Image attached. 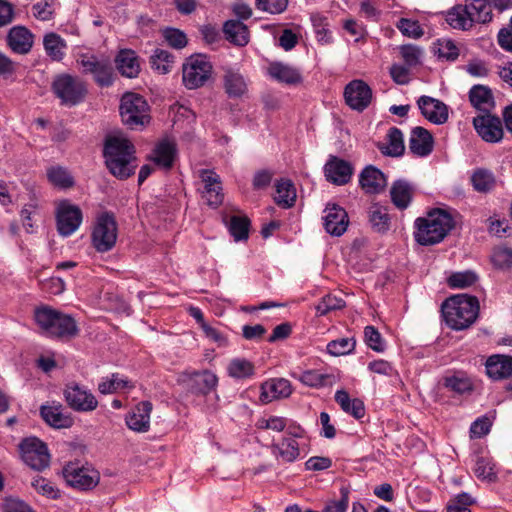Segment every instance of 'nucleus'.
<instances>
[{"label":"nucleus","instance_id":"obj_3","mask_svg":"<svg viewBox=\"0 0 512 512\" xmlns=\"http://www.w3.org/2000/svg\"><path fill=\"white\" fill-rule=\"evenodd\" d=\"M479 303L476 297L456 295L442 304L444 319L454 330L468 328L477 318Z\"/></svg>","mask_w":512,"mask_h":512},{"label":"nucleus","instance_id":"obj_22","mask_svg":"<svg viewBox=\"0 0 512 512\" xmlns=\"http://www.w3.org/2000/svg\"><path fill=\"white\" fill-rule=\"evenodd\" d=\"M6 43L14 53L24 55L31 51L34 35L24 26H14L7 34Z\"/></svg>","mask_w":512,"mask_h":512},{"label":"nucleus","instance_id":"obj_35","mask_svg":"<svg viewBox=\"0 0 512 512\" xmlns=\"http://www.w3.org/2000/svg\"><path fill=\"white\" fill-rule=\"evenodd\" d=\"M269 75L278 82L296 84L301 82L300 72L287 64L281 62L271 63L268 67Z\"/></svg>","mask_w":512,"mask_h":512},{"label":"nucleus","instance_id":"obj_21","mask_svg":"<svg viewBox=\"0 0 512 512\" xmlns=\"http://www.w3.org/2000/svg\"><path fill=\"white\" fill-rule=\"evenodd\" d=\"M326 179L335 185L347 184L353 174L352 165L338 157H331L324 166Z\"/></svg>","mask_w":512,"mask_h":512},{"label":"nucleus","instance_id":"obj_52","mask_svg":"<svg viewBox=\"0 0 512 512\" xmlns=\"http://www.w3.org/2000/svg\"><path fill=\"white\" fill-rule=\"evenodd\" d=\"M21 220L27 233L35 232V222L40 217L39 206L36 201L24 205L21 210Z\"/></svg>","mask_w":512,"mask_h":512},{"label":"nucleus","instance_id":"obj_2","mask_svg":"<svg viewBox=\"0 0 512 512\" xmlns=\"http://www.w3.org/2000/svg\"><path fill=\"white\" fill-rule=\"evenodd\" d=\"M104 157L110 173L118 179H127L135 173L137 161L134 145L123 135L107 137Z\"/></svg>","mask_w":512,"mask_h":512},{"label":"nucleus","instance_id":"obj_38","mask_svg":"<svg viewBox=\"0 0 512 512\" xmlns=\"http://www.w3.org/2000/svg\"><path fill=\"white\" fill-rule=\"evenodd\" d=\"M387 143L381 144L379 149L384 155L398 157L405 150L403 133L400 129L392 127L387 133Z\"/></svg>","mask_w":512,"mask_h":512},{"label":"nucleus","instance_id":"obj_50","mask_svg":"<svg viewBox=\"0 0 512 512\" xmlns=\"http://www.w3.org/2000/svg\"><path fill=\"white\" fill-rule=\"evenodd\" d=\"M473 471L475 475L481 480L494 482L497 479L495 464L490 458L478 457Z\"/></svg>","mask_w":512,"mask_h":512},{"label":"nucleus","instance_id":"obj_36","mask_svg":"<svg viewBox=\"0 0 512 512\" xmlns=\"http://www.w3.org/2000/svg\"><path fill=\"white\" fill-rule=\"evenodd\" d=\"M334 398L345 413L352 415L356 419H361L364 416L365 408L363 402L358 398H351L347 391L337 390Z\"/></svg>","mask_w":512,"mask_h":512},{"label":"nucleus","instance_id":"obj_64","mask_svg":"<svg viewBox=\"0 0 512 512\" xmlns=\"http://www.w3.org/2000/svg\"><path fill=\"white\" fill-rule=\"evenodd\" d=\"M492 262L498 268H507L512 265V249L498 247L492 253Z\"/></svg>","mask_w":512,"mask_h":512},{"label":"nucleus","instance_id":"obj_29","mask_svg":"<svg viewBox=\"0 0 512 512\" xmlns=\"http://www.w3.org/2000/svg\"><path fill=\"white\" fill-rule=\"evenodd\" d=\"M115 63L120 74L127 78H135L140 72V62L135 51L122 49L115 58Z\"/></svg>","mask_w":512,"mask_h":512},{"label":"nucleus","instance_id":"obj_43","mask_svg":"<svg viewBox=\"0 0 512 512\" xmlns=\"http://www.w3.org/2000/svg\"><path fill=\"white\" fill-rule=\"evenodd\" d=\"M390 194L393 204L399 209H405L411 201L412 188L407 182L399 180L392 185Z\"/></svg>","mask_w":512,"mask_h":512},{"label":"nucleus","instance_id":"obj_24","mask_svg":"<svg viewBox=\"0 0 512 512\" xmlns=\"http://www.w3.org/2000/svg\"><path fill=\"white\" fill-rule=\"evenodd\" d=\"M486 374L493 380H502L512 377V356L494 354L485 362Z\"/></svg>","mask_w":512,"mask_h":512},{"label":"nucleus","instance_id":"obj_4","mask_svg":"<svg viewBox=\"0 0 512 512\" xmlns=\"http://www.w3.org/2000/svg\"><path fill=\"white\" fill-rule=\"evenodd\" d=\"M35 321L41 332L53 338L67 339L77 335L78 328L75 320L66 314L48 307L36 309Z\"/></svg>","mask_w":512,"mask_h":512},{"label":"nucleus","instance_id":"obj_55","mask_svg":"<svg viewBox=\"0 0 512 512\" xmlns=\"http://www.w3.org/2000/svg\"><path fill=\"white\" fill-rule=\"evenodd\" d=\"M396 27L400 30V32L410 38H420L424 31L421 28L420 24L416 20L401 18L396 23Z\"/></svg>","mask_w":512,"mask_h":512},{"label":"nucleus","instance_id":"obj_57","mask_svg":"<svg viewBox=\"0 0 512 512\" xmlns=\"http://www.w3.org/2000/svg\"><path fill=\"white\" fill-rule=\"evenodd\" d=\"M477 281V276L471 271L456 272L448 278V284L452 288H467Z\"/></svg>","mask_w":512,"mask_h":512},{"label":"nucleus","instance_id":"obj_62","mask_svg":"<svg viewBox=\"0 0 512 512\" xmlns=\"http://www.w3.org/2000/svg\"><path fill=\"white\" fill-rule=\"evenodd\" d=\"M437 53L442 59L454 61L459 56V49L452 40L442 39L438 41Z\"/></svg>","mask_w":512,"mask_h":512},{"label":"nucleus","instance_id":"obj_41","mask_svg":"<svg viewBox=\"0 0 512 512\" xmlns=\"http://www.w3.org/2000/svg\"><path fill=\"white\" fill-rule=\"evenodd\" d=\"M133 387L134 385L126 377H123L118 373L102 378L98 384L99 392L104 395L131 389Z\"/></svg>","mask_w":512,"mask_h":512},{"label":"nucleus","instance_id":"obj_32","mask_svg":"<svg viewBox=\"0 0 512 512\" xmlns=\"http://www.w3.org/2000/svg\"><path fill=\"white\" fill-rule=\"evenodd\" d=\"M469 99L473 107L485 113L494 107L492 91L484 85H474L469 91Z\"/></svg>","mask_w":512,"mask_h":512},{"label":"nucleus","instance_id":"obj_20","mask_svg":"<svg viewBox=\"0 0 512 512\" xmlns=\"http://www.w3.org/2000/svg\"><path fill=\"white\" fill-rule=\"evenodd\" d=\"M199 177L204 184L202 198L209 206H219L223 201L220 177L211 170H201Z\"/></svg>","mask_w":512,"mask_h":512},{"label":"nucleus","instance_id":"obj_25","mask_svg":"<svg viewBox=\"0 0 512 512\" xmlns=\"http://www.w3.org/2000/svg\"><path fill=\"white\" fill-rule=\"evenodd\" d=\"M361 188L368 194H378L387 185V179L381 170L370 165L365 167L359 176Z\"/></svg>","mask_w":512,"mask_h":512},{"label":"nucleus","instance_id":"obj_51","mask_svg":"<svg viewBox=\"0 0 512 512\" xmlns=\"http://www.w3.org/2000/svg\"><path fill=\"white\" fill-rule=\"evenodd\" d=\"M474 189L478 192H488L495 186L493 173L486 169H478L471 176Z\"/></svg>","mask_w":512,"mask_h":512},{"label":"nucleus","instance_id":"obj_17","mask_svg":"<svg viewBox=\"0 0 512 512\" xmlns=\"http://www.w3.org/2000/svg\"><path fill=\"white\" fill-rule=\"evenodd\" d=\"M324 227L327 233L340 236L348 227V214L344 208L337 204H328L323 215Z\"/></svg>","mask_w":512,"mask_h":512},{"label":"nucleus","instance_id":"obj_54","mask_svg":"<svg viewBox=\"0 0 512 512\" xmlns=\"http://www.w3.org/2000/svg\"><path fill=\"white\" fill-rule=\"evenodd\" d=\"M249 220L246 217L233 216L229 222V231L236 241L248 238Z\"/></svg>","mask_w":512,"mask_h":512},{"label":"nucleus","instance_id":"obj_15","mask_svg":"<svg viewBox=\"0 0 512 512\" xmlns=\"http://www.w3.org/2000/svg\"><path fill=\"white\" fill-rule=\"evenodd\" d=\"M473 125L479 136L486 142L496 143L503 138L501 120L490 113L475 117Z\"/></svg>","mask_w":512,"mask_h":512},{"label":"nucleus","instance_id":"obj_9","mask_svg":"<svg viewBox=\"0 0 512 512\" xmlns=\"http://www.w3.org/2000/svg\"><path fill=\"white\" fill-rule=\"evenodd\" d=\"M212 73V66L204 56H192L183 65V84L188 89L203 86Z\"/></svg>","mask_w":512,"mask_h":512},{"label":"nucleus","instance_id":"obj_8","mask_svg":"<svg viewBox=\"0 0 512 512\" xmlns=\"http://www.w3.org/2000/svg\"><path fill=\"white\" fill-rule=\"evenodd\" d=\"M78 62L83 72L91 74L99 86L108 87L113 83L114 70L109 57L84 54Z\"/></svg>","mask_w":512,"mask_h":512},{"label":"nucleus","instance_id":"obj_14","mask_svg":"<svg viewBox=\"0 0 512 512\" xmlns=\"http://www.w3.org/2000/svg\"><path fill=\"white\" fill-rule=\"evenodd\" d=\"M344 97L350 108L363 111L372 100V90L364 81L353 80L346 85Z\"/></svg>","mask_w":512,"mask_h":512},{"label":"nucleus","instance_id":"obj_46","mask_svg":"<svg viewBox=\"0 0 512 512\" xmlns=\"http://www.w3.org/2000/svg\"><path fill=\"white\" fill-rule=\"evenodd\" d=\"M369 221L372 228L380 233L389 229L390 217L387 208L378 204H374L369 209Z\"/></svg>","mask_w":512,"mask_h":512},{"label":"nucleus","instance_id":"obj_18","mask_svg":"<svg viewBox=\"0 0 512 512\" xmlns=\"http://www.w3.org/2000/svg\"><path fill=\"white\" fill-rule=\"evenodd\" d=\"M184 382L192 393L207 395L216 388L218 378L213 372L202 370L186 374Z\"/></svg>","mask_w":512,"mask_h":512},{"label":"nucleus","instance_id":"obj_23","mask_svg":"<svg viewBox=\"0 0 512 512\" xmlns=\"http://www.w3.org/2000/svg\"><path fill=\"white\" fill-rule=\"evenodd\" d=\"M292 385L285 378H273L261 385L260 400L267 404L274 400L287 398L292 394Z\"/></svg>","mask_w":512,"mask_h":512},{"label":"nucleus","instance_id":"obj_26","mask_svg":"<svg viewBox=\"0 0 512 512\" xmlns=\"http://www.w3.org/2000/svg\"><path fill=\"white\" fill-rule=\"evenodd\" d=\"M152 404L148 401L140 402L126 416V424L129 429L136 432H147L150 427V414Z\"/></svg>","mask_w":512,"mask_h":512},{"label":"nucleus","instance_id":"obj_53","mask_svg":"<svg viewBox=\"0 0 512 512\" xmlns=\"http://www.w3.org/2000/svg\"><path fill=\"white\" fill-rule=\"evenodd\" d=\"M354 338H340L332 340L327 344V352L332 356H343L350 354L355 349Z\"/></svg>","mask_w":512,"mask_h":512},{"label":"nucleus","instance_id":"obj_44","mask_svg":"<svg viewBox=\"0 0 512 512\" xmlns=\"http://www.w3.org/2000/svg\"><path fill=\"white\" fill-rule=\"evenodd\" d=\"M47 178L49 182L62 189L70 188L74 185V179L70 172L63 166L54 165L47 169Z\"/></svg>","mask_w":512,"mask_h":512},{"label":"nucleus","instance_id":"obj_61","mask_svg":"<svg viewBox=\"0 0 512 512\" xmlns=\"http://www.w3.org/2000/svg\"><path fill=\"white\" fill-rule=\"evenodd\" d=\"M366 344L374 351L383 352L385 345L379 331L373 326H366L364 330Z\"/></svg>","mask_w":512,"mask_h":512},{"label":"nucleus","instance_id":"obj_42","mask_svg":"<svg viewBox=\"0 0 512 512\" xmlns=\"http://www.w3.org/2000/svg\"><path fill=\"white\" fill-rule=\"evenodd\" d=\"M293 377L298 379L302 384L311 388H322L327 385H332L334 382V376L331 374L321 373L318 370H306L300 375Z\"/></svg>","mask_w":512,"mask_h":512},{"label":"nucleus","instance_id":"obj_40","mask_svg":"<svg viewBox=\"0 0 512 512\" xmlns=\"http://www.w3.org/2000/svg\"><path fill=\"white\" fill-rule=\"evenodd\" d=\"M275 202L283 207L290 208L296 201V189L293 183L288 179H281L276 182Z\"/></svg>","mask_w":512,"mask_h":512},{"label":"nucleus","instance_id":"obj_19","mask_svg":"<svg viewBox=\"0 0 512 512\" xmlns=\"http://www.w3.org/2000/svg\"><path fill=\"white\" fill-rule=\"evenodd\" d=\"M421 114L431 123L441 125L448 120V107L430 96H421L417 101Z\"/></svg>","mask_w":512,"mask_h":512},{"label":"nucleus","instance_id":"obj_34","mask_svg":"<svg viewBox=\"0 0 512 512\" xmlns=\"http://www.w3.org/2000/svg\"><path fill=\"white\" fill-rule=\"evenodd\" d=\"M443 385L449 391L459 395L468 394L474 390L473 380L463 372L446 375L443 378Z\"/></svg>","mask_w":512,"mask_h":512},{"label":"nucleus","instance_id":"obj_37","mask_svg":"<svg viewBox=\"0 0 512 512\" xmlns=\"http://www.w3.org/2000/svg\"><path fill=\"white\" fill-rule=\"evenodd\" d=\"M226 39L238 46H245L249 42V31L245 24L238 20H228L223 27Z\"/></svg>","mask_w":512,"mask_h":512},{"label":"nucleus","instance_id":"obj_63","mask_svg":"<svg viewBox=\"0 0 512 512\" xmlns=\"http://www.w3.org/2000/svg\"><path fill=\"white\" fill-rule=\"evenodd\" d=\"M474 503L472 497L467 493H462L453 498L448 506V512H471L469 506Z\"/></svg>","mask_w":512,"mask_h":512},{"label":"nucleus","instance_id":"obj_10","mask_svg":"<svg viewBox=\"0 0 512 512\" xmlns=\"http://www.w3.org/2000/svg\"><path fill=\"white\" fill-rule=\"evenodd\" d=\"M22 460L34 470H43L49 466L50 455L44 442L36 437L24 439L20 443Z\"/></svg>","mask_w":512,"mask_h":512},{"label":"nucleus","instance_id":"obj_33","mask_svg":"<svg viewBox=\"0 0 512 512\" xmlns=\"http://www.w3.org/2000/svg\"><path fill=\"white\" fill-rule=\"evenodd\" d=\"M445 21L453 29L470 30L473 27L469 12L464 5H455L445 13Z\"/></svg>","mask_w":512,"mask_h":512},{"label":"nucleus","instance_id":"obj_16","mask_svg":"<svg viewBox=\"0 0 512 512\" xmlns=\"http://www.w3.org/2000/svg\"><path fill=\"white\" fill-rule=\"evenodd\" d=\"M301 437V433L289 434L284 436L279 442L271 445L272 455L284 463H292L301 458V445L296 438Z\"/></svg>","mask_w":512,"mask_h":512},{"label":"nucleus","instance_id":"obj_27","mask_svg":"<svg viewBox=\"0 0 512 512\" xmlns=\"http://www.w3.org/2000/svg\"><path fill=\"white\" fill-rule=\"evenodd\" d=\"M40 413L43 420L53 428H69L73 424V418L69 414L64 413L61 404L42 405Z\"/></svg>","mask_w":512,"mask_h":512},{"label":"nucleus","instance_id":"obj_1","mask_svg":"<svg viewBox=\"0 0 512 512\" xmlns=\"http://www.w3.org/2000/svg\"><path fill=\"white\" fill-rule=\"evenodd\" d=\"M456 213L446 209H433L414 222V239L422 246H431L444 240L455 226Z\"/></svg>","mask_w":512,"mask_h":512},{"label":"nucleus","instance_id":"obj_47","mask_svg":"<svg viewBox=\"0 0 512 512\" xmlns=\"http://www.w3.org/2000/svg\"><path fill=\"white\" fill-rule=\"evenodd\" d=\"M228 375L235 379H243L254 374V365L247 359L234 358L227 366Z\"/></svg>","mask_w":512,"mask_h":512},{"label":"nucleus","instance_id":"obj_7","mask_svg":"<svg viewBox=\"0 0 512 512\" xmlns=\"http://www.w3.org/2000/svg\"><path fill=\"white\" fill-rule=\"evenodd\" d=\"M118 229L114 217L108 213L101 214L92 231V243L98 252L111 250L117 241Z\"/></svg>","mask_w":512,"mask_h":512},{"label":"nucleus","instance_id":"obj_13","mask_svg":"<svg viewBox=\"0 0 512 512\" xmlns=\"http://www.w3.org/2000/svg\"><path fill=\"white\" fill-rule=\"evenodd\" d=\"M63 477L70 486L81 490L91 489L99 481L97 471L79 466L77 463H68L63 468Z\"/></svg>","mask_w":512,"mask_h":512},{"label":"nucleus","instance_id":"obj_56","mask_svg":"<svg viewBox=\"0 0 512 512\" xmlns=\"http://www.w3.org/2000/svg\"><path fill=\"white\" fill-rule=\"evenodd\" d=\"M31 485L39 494L47 498L57 499L60 496V491L57 487L43 477L34 478Z\"/></svg>","mask_w":512,"mask_h":512},{"label":"nucleus","instance_id":"obj_5","mask_svg":"<svg viewBox=\"0 0 512 512\" xmlns=\"http://www.w3.org/2000/svg\"><path fill=\"white\" fill-rule=\"evenodd\" d=\"M120 115L123 123L132 129L144 126L150 120L149 105L141 95L125 93L121 98Z\"/></svg>","mask_w":512,"mask_h":512},{"label":"nucleus","instance_id":"obj_39","mask_svg":"<svg viewBox=\"0 0 512 512\" xmlns=\"http://www.w3.org/2000/svg\"><path fill=\"white\" fill-rule=\"evenodd\" d=\"M465 7L473 25L487 23L492 19V8L486 0H466Z\"/></svg>","mask_w":512,"mask_h":512},{"label":"nucleus","instance_id":"obj_28","mask_svg":"<svg viewBox=\"0 0 512 512\" xmlns=\"http://www.w3.org/2000/svg\"><path fill=\"white\" fill-rule=\"evenodd\" d=\"M433 137L431 133L423 127H415L411 131L409 138V150L416 156L425 157L433 150Z\"/></svg>","mask_w":512,"mask_h":512},{"label":"nucleus","instance_id":"obj_60","mask_svg":"<svg viewBox=\"0 0 512 512\" xmlns=\"http://www.w3.org/2000/svg\"><path fill=\"white\" fill-rule=\"evenodd\" d=\"M256 8L270 14H280L288 6V0H256Z\"/></svg>","mask_w":512,"mask_h":512},{"label":"nucleus","instance_id":"obj_11","mask_svg":"<svg viewBox=\"0 0 512 512\" xmlns=\"http://www.w3.org/2000/svg\"><path fill=\"white\" fill-rule=\"evenodd\" d=\"M81 209L69 201H61L56 208V228L63 237L71 236L82 223Z\"/></svg>","mask_w":512,"mask_h":512},{"label":"nucleus","instance_id":"obj_49","mask_svg":"<svg viewBox=\"0 0 512 512\" xmlns=\"http://www.w3.org/2000/svg\"><path fill=\"white\" fill-rule=\"evenodd\" d=\"M311 22L317 36L318 42L321 44H329L332 42V34L329 30L327 17L322 14L315 13L311 15Z\"/></svg>","mask_w":512,"mask_h":512},{"label":"nucleus","instance_id":"obj_58","mask_svg":"<svg viewBox=\"0 0 512 512\" xmlns=\"http://www.w3.org/2000/svg\"><path fill=\"white\" fill-rule=\"evenodd\" d=\"M345 302L342 298L335 295H327L321 299L316 306V311L319 315H326L333 310H339L343 308Z\"/></svg>","mask_w":512,"mask_h":512},{"label":"nucleus","instance_id":"obj_31","mask_svg":"<svg viewBox=\"0 0 512 512\" xmlns=\"http://www.w3.org/2000/svg\"><path fill=\"white\" fill-rule=\"evenodd\" d=\"M43 47L46 55L52 61H62L66 55L67 43L59 34L49 32L43 37Z\"/></svg>","mask_w":512,"mask_h":512},{"label":"nucleus","instance_id":"obj_48","mask_svg":"<svg viewBox=\"0 0 512 512\" xmlns=\"http://www.w3.org/2000/svg\"><path fill=\"white\" fill-rule=\"evenodd\" d=\"M151 67L160 74H167L172 70L174 57L168 51L156 49L150 59Z\"/></svg>","mask_w":512,"mask_h":512},{"label":"nucleus","instance_id":"obj_12","mask_svg":"<svg viewBox=\"0 0 512 512\" xmlns=\"http://www.w3.org/2000/svg\"><path fill=\"white\" fill-rule=\"evenodd\" d=\"M63 394L68 406L74 411L91 412L98 407V400L94 394L76 382L68 383Z\"/></svg>","mask_w":512,"mask_h":512},{"label":"nucleus","instance_id":"obj_59","mask_svg":"<svg viewBox=\"0 0 512 512\" xmlns=\"http://www.w3.org/2000/svg\"><path fill=\"white\" fill-rule=\"evenodd\" d=\"M287 424V420L281 416L263 417L257 420L256 427L261 430H272L282 432Z\"/></svg>","mask_w":512,"mask_h":512},{"label":"nucleus","instance_id":"obj_45","mask_svg":"<svg viewBox=\"0 0 512 512\" xmlns=\"http://www.w3.org/2000/svg\"><path fill=\"white\" fill-rule=\"evenodd\" d=\"M226 92L231 97L241 96L247 88L244 77L237 71L227 70L224 76Z\"/></svg>","mask_w":512,"mask_h":512},{"label":"nucleus","instance_id":"obj_30","mask_svg":"<svg viewBox=\"0 0 512 512\" xmlns=\"http://www.w3.org/2000/svg\"><path fill=\"white\" fill-rule=\"evenodd\" d=\"M175 156V144L171 141L163 140L159 142L154 148L151 155V160L160 168L169 169L173 165Z\"/></svg>","mask_w":512,"mask_h":512},{"label":"nucleus","instance_id":"obj_6","mask_svg":"<svg viewBox=\"0 0 512 512\" xmlns=\"http://www.w3.org/2000/svg\"><path fill=\"white\" fill-rule=\"evenodd\" d=\"M52 90L63 105L74 106L82 102L86 96L85 83L77 76L60 74L52 83Z\"/></svg>","mask_w":512,"mask_h":512}]
</instances>
